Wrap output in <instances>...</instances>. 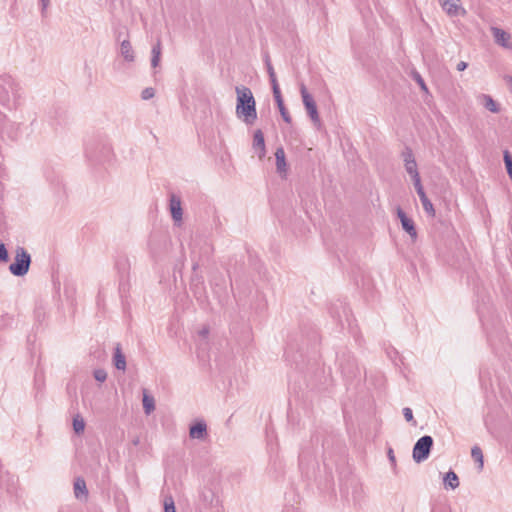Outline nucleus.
Wrapping results in <instances>:
<instances>
[{"label":"nucleus","mask_w":512,"mask_h":512,"mask_svg":"<svg viewBox=\"0 0 512 512\" xmlns=\"http://www.w3.org/2000/svg\"><path fill=\"white\" fill-rule=\"evenodd\" d=\"M237 94L236 115L251 125L257 119L256 102L252 91L246 86H236Z\"/></svg>","instance_id":"obj_1"},{"label":"nucleus","mask_w":512,"mask_h":512,"mask_svg":"<svg viewBox=\"0 0 512 512\" xmlns=\"http://www.w3.org/2000/svg\"><path fill=\"white\" fill-rule=\"evenodd\" d=\"M18 98L19 89L13 78L6 73L0 74V104L12 109L16 106Z\"/></svg>","instance_id":"obj_2"},{"label":"nucleus","mask_w":512,"mask_h":512,"mask_svg":"<svg viewBox=\"0 0 512 512\" xmlns=\"http://www.w3.org/2000/svg\"><path fill=\"white\" fill-rule=\"evenodd\" d=\"M31 264V255L23 247H17L14 262L10 264L9 271L17 277L28 273Z\"/></svg>","instance_id":"obj_3"},{"label":"nucleus","mask_w":512,"mask_h":512,"mask_svg":"<svg viewBox=\"0 0 512 512\" xmlns=\"http://www.w3.org/2000/svg\"><path fill=\"white\" fill-rule=\"evenodd\" d=\"M433 442V438L430 435H424L417 440L412 452L413 460L416 463H421L428 459Z\"/></svg>","instance_id":"obj_4"},{"label":"nucleus","mask_w":512,"mask_h":512,"mask_svg":"<svg viewBox=\"0 0 512 512\" xmlns=\"http://www.w3.org/2000/svg\"><path fill=\"white\" fill-rule=\"evenodd\" d=\"M300 93L302 97L303 104L305 109L313 121L314 124H320V117L317 110L316 103L312 97V95L307 91L306 86L304 84L300 85Z\"/></svg>","instance_id":"obj_5"},{"label":"nucleus","mask_w":512,"mask_h":512,"mask_svg":"<svg viewBox=\"0 0 512 512\" xmlns=\"http://www.w3.org/2000/svg\"><path fill=\"white\" fill-rule=\"evenodd\" d=\"M397 216L401 222L403 230H405L413 239H416L417 232L412 219H410L400 207L397 208Z\"/></svg>","instance_id":"obj_6"},{"label":"nucleus","mask_w":512,"mask_h":512,"mask_svg":"<svg viewBox=\"0 0 512 512\" xmlns=\"http://www.w3.org/2000/svg\"><path fill=\"white\" fill-rule=\"evenodd\" d=\"M443 10L450 16L464 14L465 10L460 5V0H441Z\"/></svg>","instance_id":"obj_7"},{"label":"nucleus","mask_w":512,"mask_h":512,"mask_svg":"<svg viewBox=\"0 0 512 512\" xmlns=\"http://www.w3.org/2000/svg\"><path fill=\"white\" fill-rule=\"evenodd\" d=\"M253 149L259 159H263L266 153L264 135L261 130H256L253 136Z\"/></svg>","instance_id":"obj_8"},{"label":"nucleus","mask_w":512,"mask_h":512,"mask_svg":"<svg viewBox=\"0 0 512 512\" xmlns=\"http://www.w3.org/2000/svg\"><path fill=\"white\" fill-rule=\"evenodd\" d=\"M414 187H415L416 192H417V194H418V196H419V198L421 200V203H422V206H423V209L425 210V212L427 214H429L430 216H434L435 215V210H434L433 204L428 199L422 184L421 183H416V185H414Z\"/></svg>","instance_id":"obj_9"},{"label":"nucleus","mask_w":512,"mask_h":512,"mask_svg":"<svg viewBox=\"0 0 512 512\" xmlns=\"http://www.w3.org/2000/svg\"><path fill=\"white\" fill-rule=\"evenodd\" d=\"M169 208L171 212V216L175 222H180L182 220V207L181 200L178 196L172 194L169 201Z\"/></svg>","instance_id":"obj_10"},{"label":"nucleus","mask_w":512,"mask_h":512,"mask_svg":"<svg viewBox=\"0 0 512 512\" xmlns=\"http://www.w3.org/2000/svg\"><path fill=\"white\" fill-rule=\"evenodd\" d=\"M189 436L192 439L204 440L207 436V425L204 421H198L189 429Z\"/></svg>","instance_id":"obj_11"},{"label":"nucleus","mask_w":512,"mask_h":512,"mask_svg":"<svg viewBox=\"0 0 512 512\" xmlns=\"http://www.w3.org/2000/svg\"><path fill=\"white\" fill-rule=\"evenodd\" d=\"M273 96H274L275 102L277 104V107L279 109L282 119L287 124H290L292 122V118L284 105V101H283L280 89H275V91H273Z\"/></svg>","instance_id":"obj_12"},{"label":"nucleus","mask_w":512,"mask_h":512,"mask_svg":"<svg viewBox=\"0 0 512 512\" xmlns=\"http://www.w3.org/2000/svg\"><path fill=\"white\" fill-rule=\"evenodd\" d=\"M492 33H493V36H494L497 44H499L505 48H509L511 46L509 33L504 31L503 29L496 28V27L492 28Z\"/></svg>","instance_id":"obj_13"},{"label":"nucleus","mask_w":512,"mask_h":512,"mask_svg":"<svg viewBox=\"0 0 512 512\" xmlns=\"http://www.w3.org/2000/svg\"><path fill=\"white\" fill-rule=\"evenodd\" d=\"M113 363L118 370L125 371L126 369V357L122 353V349L119 344L116 345L113 354Z\"/></svg>","instance_id":"obj_14"},{"label":"nucleus","mask_w":512,"mask_h":512,"mask_svg":"<svg viewBox=\"0 0 512 512\" xmlns=\"http://www.w3.org/2000/svg\"><path fill=\"white\" fill-rule=\"evenodd\" d=\"M120 54L127 62L134 61V51L129 40H123L121 42Z\"/></svg>","instance_id":"obj_15"},{"label":"nucleus","mask_w":512,"mask_h":512,"mask_svg":"<svg viewBox=\"0 0 512 512\" xmlns=\"http://www.w3.org/2000/svg\"><path fill=\"white\" fill-rule=\"evenodd\" d=\"M443 482H444V486L446 489H456L458 486H459V478L457 476V474L450 470L448 471L444 478H443Z\"/></svg>","instance_id":"obj_16"},{"label":"nucleus","mask_w":512,"mask_h":512,"mask_svg":"<svg viewBox=\"0 0 512 512\" xmlns=\"http://www.w3.org/2000/svg\"><path fill=\"white\" fill-rule=\"evenodd\" d=\"M201 499L203 502L211 507L217 506L219 504V499L215 495V493L208 488H205L201 493Z\"/></svg>","instance_id":"obj_17"},{"label":"nucleus","mask_w":512,"mask_h":512,"mask_svg":"<svg viewBox=\"0 0 512 512\" xmlns=\"http://www.w3.org/2000/svg\"><path fill=\"white\" fill-rule=\"evenodd\" d=\"M265 64H266L267 72H268V75H269L270 83H271V86H272V91H275V89H280L278 81H277V78H276V74H275L274 68H273V66L271 64V61H270V58H269L268 55L265 58Z\"/></svg>","instance_id":"obj_18"},{"label":"nucleus","mask_w":512,"mask_h":512,"mask_svg":"<svg viewBox=\"0 0 512 512\" xmlns=\"http://www.w3.org/2000/svg\"><path fill=\"white\" fill-rule=\"evenodd\" d=\"M276 158V167L277 171L282 173L286 171V160H285V151L282 147L277 148L275 152Z\"/></svg>","instance_id":"obj_19"},{"label":"nucleus","mask_w":512,"mask_h":512,"mask_svg":"<svg viewBox=\"0 0 512 512\" xmlns=\"http://www.w3.org/2000/svg\"><path fill=\"white\" fill-rule=\"evenodd\" d=\"M406 172L412 177L414 185L421 183L420 175L417 169L416 162H408L404 164Z\"/></svg>","instance_id":"obj_20"},{"label":"nucleus","mask_w":512,"mask_h":512,"mask_svg":"<svg viewBox=\"0 0 512 512\" xmlns=\"http://www.w3.org/2000/svg\"><path fill=\"white\" fill-rule=\"evenodd\" d=\"M151 53H152L151 66L153 68H156L159 65L160 59H161V42L159 39L153 45Z\"/></svg>","instance_id":"obj_21"},{"label":"nucleus","mask_w":512,"mask_h":512,"mask_svg":"<svg viewBox=\"0 0 512 512\" xmlns=\"http://www.w3.org/2000/svg\"><path fill=\"white\" fill-rule=\"evenodd\" d=\"M143 409L146 415L151 414L155 410V401L152 396H149L146 392L143 394Z\"/></svg>","instance_id":"obj_22"},{"label":"nucleus","mask_w":512,"mask_h":512,"mask_svg":"<svg viewBox=\"0 0 512 512\" xmlns=\"http://www.w3.org/2000/svg\"><path fill=\"white\" fill-rule=\"evenodd\" d=\"M74 493L76 498L87 495L86 483L82 478H77L74 482Z\"/></svg>","instance_id":"obj_23"},{"label":"nucleus","mask_w":512,"mask_h":512,"mask_svg":"<svg viewBox=\"0 0 512 512\" xmlns=\"http://www.w3.org/2000/svg\"><path fill=\"white\" fill-rule=\"evenodd\" d=\"M471 457L473 458V460L475 462L478 463V469L482 470L483 469V465H484V460H483L482 450H481V448L479 446H474L471 449Z\"/></svg>","instance_id":"obj_24"},{"label":"nucleus","mask_w":512,"mask_h":512,"mask_svg":"<svg viewBox=\"0 0 512 512\" xmlns=\"http://www.w3.org/2000/svg\"><path fill=\"white\" fill-rule=\"evenodd\" d=\"M483 106L489 110L490 112L497 113L499 111V107L497 103L493 100V98L489 95H482Z\"/></svg>","instance_id":"obj_25"},{"label":"nucleus","mask_w":512,"mask_h":512,"mask_svg":"<svg viewBox=\"0 0 512 512\" xmlns=\"http://www.w3.org/2000/svg\"><path fill=\"white\" fill-rule=\"evenodd\" d=\"M85 422L82 417L79 415L73 418V430L76 434H81L84 432Z\"/></svg>","instance_id":"obj_26"},{"label":"nucleus","mask_w":512,"mask_h":512,"mask_svg":"<svg viewBox=\"0 0 512 512\" xmlns=\"http://www.w3.org/2000/svg\"><path fill=\"white\" fill-rule=\"evenodd\" d=\"M503 158H504V163L506 166L507 173L512 180V157L507 150L504 151Z\"/></svg>","instance_id":"obj_27"},{"label":"nucleus","mask_w":512,"mask_h":512,"mask_svg":"<svg viewBox=\"0 0 512 512\" xmlns=\"http://www.w3.org/2000/svg\"><path fill=\"white\" fill-rule=\"evenodd\" d=\"M164 512H176L174 500L172 496L165 497L164 500Z\"/></svg>","instance_id":"obj_28"},{"label":"nucleus","mask_w":512,"mask_h":512,"mask_svg":"<svg viewBox=\"0 0 512 512\" xmlns=\"http://www.w3.org/2000/svg\"><path fill=\"white\" fill-rule=\"evenodd\" d=\"M402 158H403V161H404V164L405 163H408V162H416L415 160V157H414V154L412 152V150L409 148V147H406L403 152H402Z\"/></svg>","instance_id":"obj_29"},{"label":"nucleus","mask_w":512,"mask_h":512,"mask_svg":"<svg viewBox=\"0 0 512 512\" xmlns=\"http://www.w3.org/2000/svg\"><path fill=\"white\" fill-rule=\"evenodd\" d=\"M402 158H403V161H404V164L405 163H408V162H416L415 160V157H414V154L412 152V150L409 148V147H406L403 152H402Z\"/></svg>","instance_id":"obj_30"},{"label":"nucleus","mask_w":512,"mask_h":512,"mask_svg":"<svg viewBox=\"0 0 512 512\" xmlns=\"http://www.w3.org/2000/svg\"><path fill=\"white\" fill-rule=\"evenodd\" d=\"M93 376L98 382H104L107 379V373L104 369L94 370Z\"/></svg>","instance_id":"obj_31"},{"label":"nucleus","mask_w":512,"mask_h":512,"mask_svg":"<svg viewBox=\"0 0 512 512\" xmlns=\"http://www.w3.org/2000/svg\"><path fill=\"white\" fill-rule=\"evenodd\" d=\"M155 96V90L152 87L145 88L141 93V98L143 100H149Z\"/></svg>","instance_id":"obj_32"},{"label":"nucleus","mask_w":512,"mask_h":512,"mask_svg":"<svg viewBox=\"0 0 512 512\" xmlns=\"http://www.w3.org/2000/svg\"><path fill=\"white\" fill-rule=\"evenodd\" d=\"M403 416L407 422H412L413 425H416V421L414 420L413 417V412L410 408L405 407L403 409Z\"/></svg>","instance_id":"obj_33"},{"label":"nucleus","mask_w":512,"mask_h":512,"mask_svg":"<svg viewBox=\"0 0 512 512\" xmlns=\"http://www.w3.org/2000/svg\"><path fill=\"white\" fill-rule=\"evenodd\" d=\"M9 260L8 251L3 243H0V262L5 263Z\"/></svg>","instance_id":"obj_34"},{"label":"nucleus","mask_w":512,"mask_h":512,"mask_svg":"<svg viewBox=\"0 0 512 512\" xmlns=\"http://www.w3.org/2000/svg\"><path fill=\"white\" fill-rule=\"evenodd\" d=\"M387 456H388V459H389L394 471H396V459H395L394 451L392 448L388 449Z\"/></svg>","instance_id":"obj_35"},{"label":"nucleus","mask_w":512,"mask_h":512,"mask_svg":"<svg viewBox=\"0 0 512 512\" xmlns=\"http://www.w3.org/2000/svg\"><path fill=\"white\" fill-rule=\"evenodd\" d=\"M414 79L419 84V86L421 87L422 90H424V91L428 90L423 78L421 77V75L419 73H415Z\"/></svg>","instance_id":"obj_36"},{"label":"nucleus","mask_w":512,"mask_h":512,"mask_svg":"<svg viewBox=\"0 0 512 512\" xmlns=\"http://www.w3.org/2000/svg\"><path fill=\"white\" fill-rule=\"evenodd\" d=\"M10 320L11 319L8 316H0V329L6 327L9 324Z\"/></svg>","instance_id":"obj_37"},{"label":"nucleus","mask_w":512,"mask_h":512,"mask_svg":"<svg viewBox=\"0 0 512 512\" xmlns=\"http://www.w3.org/2000/svg\"><path fill=\"white\" fill-rule=\"evenodd\" d=\"M6 123V116L0 112V135L4 132V127Z\"/></svg>","instance_id":"obj_38"},{"label":"nucleus","mask_w":512,"mask_h":512,"mask_svg":"<svg viewBox=\"0 0 512 512\" xmlns=\"http://www.w3.org/2000/svg\"><path fill=\"white\" fill-rule=\"evenodd\" d=\"M49 4H50V0H40L42 14H44V12L48 8Z\"/></svg>","instance_id":"obj_39"},{"label":"nucleus","mask_w":512,"mask_h":512,"mask_svg":"<svg viewBox=\"0 0 512 512\" xmlns=\"http://www.w3.org/2000/svg\"><path fill=\"white\" fill-rule=\"evenodd\" d=\"M282 512H301L299 508L294 506H286Z\"/></svg>","instance_id":"obj_40"},{"label":"nucleus","mask_w":512,"mask_h":512,"mask_svg":"<svg viewBox=\"0 0 512 512\" xmlns=\"http://www.w3.org/2000/svg\"><path fill=\"white\" fill-rule=\"evenodd\" d=\"M468 64L464 61H460L458 64H457V70L458 71H464L466 68H467Z\"/></svg>","instance_id":"obj_41"},{"label":"nucleus","mask_w":512,"mask_h":512,"mask_svg":"<svg viewBox=\"0 0 512 512\" xmlns=\"http://www.w3.org/2000/svg\"><path fill=\"white\" fill-rule=\"evenodd\" d=\"M208 333H209L208 328L204 327V328H202V329L199 331V336H200V337H202L203 339H205V338H207Z\"/></svg>","instance_id":"obj_42"}]
</instances>
